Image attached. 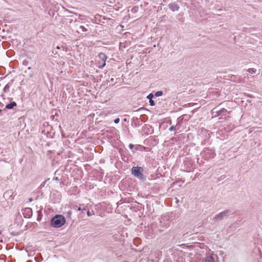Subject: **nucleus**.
Segmentation results:
<instances>
[{"label":"nucleus","instance_id":"nucleus-1","mask_svg":"<svg viewBox=\"0 0 262 262\" xmlns=\"http://www.w3.org/2000/svg\"><path fill=\"white\" fill-rule=\"evenodd\" d=\"M65 223L64 217L61 215H57L51 220V225L56 228L61 227Z\"/></svg>","mask_w":262,"mask_h":262},{"label":"nucleus","instance_id":"nucleus-2","mask_svg":"<svg viewBox=\"0 0 262 262\" xmlns=\"http://www.w3.org/2000/svg\"><path fill=\"white\" fill-rule=\"evenodd\" d=\"M229 213H230V211L229 210H226L222 211V212L216 215L213 219V221L215 222H217L219 221L222 220L225 216H226Z\"/></svg>","mask_w":262,"mask_h":262},{"label":"nucleus","instance_id":"nucleus-3","mask_svg":"<svg viewBox=\"0 0 262 262\" xmlns=\"http://www.w3.org/2000/svg\"><path fill=\"white\" fill-rule=\"evenodd\" d=\"M141 167H133L132 169V174L138 178H140L142 177V174L141 171Z\"/></svg>","mask_w":262,"mask_h":262},{"label":"nucleus","instance_id":"nucleus-4","mask_svg":"<svg viewBox=\"0 0 262 262\" xmlns=\"http://www.w3.org/2000/svg\"><path fill=\"white\" fill-rule=\"evenodd\" d=\"M99 58L103 61V64L99 66V68H103L105 66V61L107 58L106 55L103 53H100L98 55Z\"/></svg>","mask_w":262,"mask_h":262},{"label":"nucleus","instance_id":"nucleus-5","mask_svg":"<svg viewBox=\"0 0 262 262\" xmlns=\"http://www.w3.org/2000/svg\"><path fill=\"white\" fill-rule=\"evenodd\" d=\"M204 262H218L217 257L215 255H211L206 256Z\"/></svg>","mask_w":262,"mask_h":262},{"label":"nucleus","instance_id":"nucleus-6","mask_svg":"<svg viewBox=\"0 0 262 262\" xmlns=\"http://www.w3.org/2000/svg\"><path fill=\"white\" fill-rule=\"evenodd\" d=\"M231 111H228L227 109L223 108L217 111L216 113L218 116L225 115L226 113H230Z\"/></svg>","mask_w":262,"mask_h":262},{"label":"nucleus","instance_id":"nucleus-7","mask_svg":"<svg viewBox=\"0 0 262 262\" xmlns=\"http://www.w3.org/2000/svg\"><path fill=\"white\" fill-rule=\"evenodd\" d=\"M16 106V103L15 102H12L10 103L7 104L6 106V108L10 110L13 108L14 106Z\"/></svg>","mask_w":262,"mask_h":262},{"label":"nucleus","instance_id":"nucleus-8","mask_svg":"<svg viewBox=\"0 0 262 262\" xmlns=\"http://www.w3.org/2000/svg\"><path fill=\"white\" fill-rule=\"evenodd\" d=\"M247 71L251 74H255L256 72V70L254 68H250Z\"/></svg>","mask_w":262,"mask_h":262},{"label":"nucleus","instance_id":"nucleus-9","mask_svg":"<svg viewBox=\"0 0 262 262\" xmlns=\"http://www.w3.org/2000/svg\"><path fill=\"white\" fill-rule=\"evenodd\" d=\"M170 8L173 11H174V10H178L179 9V7H178L175 4L171 5L170 6Z\"/></svg>","mask_w":262,"mask_h":262},{"label":"nucleus","instance_id":"nucleus-10","mask_svg":"<svg viewBox=\"0 0 262 262\" xmlns=\"http://www.w3.org/2000/svg\"><path fill=\"white\" fill-rule=\"evenodd\" d=\"M10 88V86L9 84H7L5 86V88H4V92H7L9 91Z\"/></svg>","mask_w":262,"mask_h":262},{"label":"nucleus","instance_id":"nucleus-11","mask_svg":"<svg viewBox=\"0 0 262 262\" xmlns=\"http://www.w3.org/2000/svg\"><path fill=\"white\" fill-rule=\"evenodd\" d=\"M162 94L163 92L162 91H158L155 93V95L156 97H159L162 96Z\"/></svg>","mask_w":262,"mask_h":262},{"label":"nucleus","instance_id":"nucleus-12","mask_svg":"<svg viewBox=\"0 0 262 262\" xmlns=\"http://www.w3.org/2000/svg\"><path fill=\"white\" fill-rule=\"evenodd\" d=\"M86 213L88 216H91L93 215H94L95 214L94 211H92V212H90L89 210L87 211Z\"/></svg>","mask_w":262,"mask_h":262},{"label":"nucleus","instance_id":"nucleus-13","mask_svg":"<svg viewBox=\"0 0 262 262\" xmlns=\"http://www.w3.org/2000/svg\"><path fill=\"white\" fill-rule=\"evenodd\" d=\"M154 97V95L150 93L147 96V98L149 100H152V98Z\"/></svg>","mask_w":262,"mask_h":262},{"label":"nucleus","instance_id":"nucleus-14","mask_svg":"<svg viewBox=\"0 0 262 262\" xmlns=\"http://www.w3.org/2000/svg\"><path fill=\"white\" fill-rule=\"evenodd\" d=\"M149 103L150 105L151 106H154L155 105V103L154 100H149Z\"/></svg>","mask_w":262,"mask_h":262},{"label":"nucleus","instance_id":"nucleus-15","mask_svg":"<svg viewBox=\"0 0 262 262\" xmlns=\"http://www.w3.org/2000/svg\"><path fill=\"white\" fill-rule=\"evenodd\" d=\"M176 130V127L174 126H172L169 128L170 131H173V130Z\"/></svg>","mask_w":262,"mask_h":262},{"label":"nucleus","instance_id":"nucleus-16","mask_svg":"<svg viewBox=\"0 0 262 262\" xmlns=\"http://www.w3.org/2000/svg\"><path fill=\"white\" fill-rule=\"evenodd\" d=\"M84 204L80 205V206L78 208L77 210L78 211H81V210H82L81 207H84Z\"/></svg>","mask_w":262,"mask_h":262},{"label":"nucleus","instance_id":"nucleus-17","mask_svg":"<svg viewBox=\"0 0 262 262\" xmlns=\"http://www.w3.org/2000/svg\"><path fill=\"white\" fill-rule=\"evenodd\" d=\"M120 121V119L119 118H116V119L114 120V123H118Z\"/></svg>","mask_w":262,"mask_h":262},{"label":"nucleus","instance_id":"nucleus-18","mask_svg":"<svg viewBox=\"0 0 262 262\" xmlns=\"http://www.w3.org/2000/svg\"><path fill=\"white\" fill-rule=\"evenodd\" d=\"M25 211H28V212H32V210L30 208H26Z\"/></svg>","mask_w":262,"mask_h":262},{"label":"nucleus","instance_id":"nucleus-19","mask_svg":"<svg viewBox=\"0 0 262 262\" xmlns=\"http://www.w3.org/2000/svg\"><path fill=\"white\" fill-rule=\"evenodd\" d=\"M82 207L83 208H82L81 212L84 213V211L86 210V209L84 208V206Z\"/></svg>","mask_w":262,"mask_h":262},{"label":"nucleus","instance_id":"nucleus-20","mask_svg":"<svg viewBox=\"0 0 262 262\" xmlns=\"http://www.w3.org/2000/svg\"><path fill=\"white\" fill-rule=\"evenodd\" d=\"M134 147V145L132 144H130L129 145V147L130 148V149H132Z\"/></svg>","mask_w":262,"mask_h":262},{"label":"nucleus","instance_id":"nucleus-21","mask_svg":"<svg viewBox=\"0 0 262 262\" xmlns=\"http://www.w3.org/2000/svg\"><path fill=\"white\" fill-rule=\"evenodd\" d=\"M80 27H81V28L82 29V30H83V29H84V27H83V26H81Z\"/></svg>","mask_w":262,"mask_h":262},{"label":"nucleus","instance_id":"nucleus-22","mask_svg":"<svg viewBox=\"0 0 262 262\" xmlns=\"http://www.w3.org/2000/svg\"><path fill=\"white\" fill-rule=\"evenodd\" d=\"M57 49H59V47H57Z\"/></svg>","mask_w":262,"mask_h":262},{"label":"nucleus","instance_id":"nucleus-23","mask_svg":"<svg viewBox=\"0 0 262 262\" xmlns=\"http://www.w3.org/2000/svg\"><path fill=\"white\" fill-rule=\"evenodd\" d=\"M31 69V67H29L28 69L30 70Z\"/></svg>","mask_w":262,"mask_h":262},{"label":"nucleus","instance_id":"nucleus-24","mask_svg":"<svg viewBox=\"0 0 262 262\" xmlns=\"http://www.w3.org/2000/svg\"><path fill=\"white\" fill-rule=\"evenodd\" d=\"M2 112V110L0 109V112Z\"/></svg>","mask_w":262,"mask_h":262}]
</instances>
